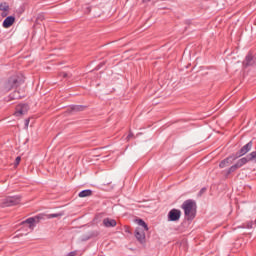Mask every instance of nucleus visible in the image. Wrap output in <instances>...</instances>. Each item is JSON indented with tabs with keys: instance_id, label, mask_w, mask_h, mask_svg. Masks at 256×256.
<instances>
[{
	"instance_id": "1",
	"label": "nucleus",
	"mask_w": 256,
	"mask_h": 256,
	"mask_svg": "<svg viewBox=\"0 0 256 256\" xmlns=\"http://www.w3.org/2000/svg\"><path fill=\"white\" fill-rule=\"evenodd\" d=\"M181 209H183L187 221H193L197 215V202L191 199L185 200L181 205Z\"/></svg>"
},
{
	"instance_id": "2",
	"label": "nucleus",
	"mask_w": 256,
	"mask_h": 256,
	"mask_svg": "<svg viewBox=\"0 0 256 256\" xmlns=\"http://www.w3.org/2000/svg\"><path fill=\"white\" fill-rule=\"evenodd\" d=\"M24 83H25V78L23 77V75H14L10 77L5 83V90L11 91V89L20 87V85H23Z\"/></svg>"
},
{
	"instance_id": "3",
	"label": "nucleus",
	"mask_w": 256,
	"mask_h": 256,
	"mask_svg": "<svg viewBox=\"0 0 256 256\" xmlns=\"http://www.w3.org/2000/svg\"><path fill=\"white\" fill-rule=\"evenodd\" d=\"M21 203V196H8L2 200L1 207H13Z\"/></svg>"
},
{
	"instance_id": "4",
	"label": "nucleus",
	"mask_w": 256,
	"mask_h": 256,
	"mask_svg": "<svg viewBox=\"0 0 256 256\" xmlns=\"http://www.w3.org/2000/svg\"><path fill=\"white\" fill-rule=\"evenodd\" d=\"M251 149H253V141H249L240 150H238L234 154V159H239V157H243V155H247V153H249V151H251Z\"/></svg>"
},
{
	"instance_id": "5",
	"label": "nucleus",
	"mask_w": 256,
	"mask_h": 256,
	"mask_svg": "<svg viewBox=\"0 0 256 256\" xmlns=\"http://www.w3.org/2000/svg\"><path fill=\"white\" fill-rule=\"evenodd\" d=\"M41 219H43V215L39 214L37 216L30 217V218L26 219L25 221L22 222V224L25 225V223H27L29 225L30 229H33V227H35V224L39 223V221H41Z\"/></svg>"
},
{
	"instance_id": "6",
	"label": "nucleus",
	"mask_w": 256,
	"mask_h": 256,
	"mask_svg": "<svg viewBox=\"0 0 256 256\" xmlns=\"http://www.w3.org/2000/svg\"><path fill=\"white\" fill-rule=\"evenodd\" d=\"M181 219V210L179 209H172L168 212V221H179Z\"/></svg>"
},
{
	"instance_id": "7",
	"label": "nucleus",
	"mask_w": 256,
	"mask_h": 256,
	"mask_svg": "<svg viewBox=\"0 0 256 256\" xmlns=\"http://www.w3.org/2000/svg\"><path fill=\"white\" fill-rule=\"evenodd\" d=\"M134 236L141 245L145 243V230H143V228L137 227L135 229Z\"/></svg>"
},
{
	"instance_id": "8",
	"label": "nucleus",
	"mask_w": 256,
	"mask_h": 256,
	"mask_svg": "<svg viewBox=\"0 0 256 256\" xmlns=\"http://www.w3.org/2000/svg\"><path fill=\"white\" fill-rule=\"evenodd\" d=\"M27 111H29V105L20 104L16 107V111H15L14 115L16 117H21V115H26Z\"/></svg>"
},
{
	"instance_id": "9",
	"label": "nucleus",
	"mask_w": 256,
	"mask_h": 256,
	"mask_svg": "<svg viewBox=\"0 0 256 256\" xmlns=\"http://www.w3.org/2000/svg\"><path fill=\"white\" fill-rule=\"evenodd\" d=\"M235 154H232L231 156L227 157L226 159L222 160L219 164L220 169H225V167H229L233 161H235Z\"/></svg>"
},
{
	"instance_id": "10",
	"label": "nucleus",
	"mask_w": 256,
	"mask_h": 256,
	"mask_svg": "<svg viewBox=\"0 0 256 256\" xmlns=\"http://www.w3.org/2000/svg\"><path fill=\"white\" fill-rule=\"evenodd\" d=\"M255 57L252 54H248L243 62L244 67H251L255 65Z\"/></svg>"
},
{
	"instance_id": "11",
	"label": "nucleus",
	"mask_w": 256,
	"mask_h": 256,
	"mask_svg": "<svg viewBox=\"0 0 256 256\" xmlns=\"http://www.w3.org/2000/svg\"><path fill=\"white\" fill-rule=\"evenodd\" d=\"M15 23V17L14 16H8L4 19L2 26L4 29H9Z\"/></svg>"
},
{
	"instance_id": "12",
	"label": "nucleus",
	"mask_w": 256,
	"mask_h": 256,
	"mask_svg": "<svg viewBox=\"0 0 256 256\" xmlns=\"http://www.w3.org/2000/svg\"><path fill=\"white\" fill-rule=\"evenodd\" d=\"M104 227L111 228V227H117V221L115 219L111 218H105L103 220Z\"/></svg>"
},
{
	"instance_id": "13",
	"label": "nucleus",
	"mask_w": 256,
	"mask_h": 256,
	"mask_svg": "<svg viewBox=\"0 0 256 256\" xmlns=\"http://www.w3.org/2000/svg\"><path fill=\"white\" fill-rule=\"evenodd\" d=\"M249 161H251L249 159V156H245L241 159H239L236 163V165L238 166L239 169H241V167H243V165H247V163H249Z\"/></svg>"
},
{
	"instance_id": "14",
	"label": "nucleus",
	"mask_w": 256,
	"mask_h": 256,
	"mask_svg": "<svg viewBox=\"0 0 256 256\" xmlns=\"http://www.w3.org/2000/svg\"><path fill=\"white\" fill-rule=\"evenodd\" d=\"M93 194V191L91 189L82 190L79 192L78 197L84 198V197H91Z\"/></svg>"
},
{
	"instance_id": "15",
	"label": "nucleus",
	"mask_w": 256,
	"mask_h": 256,
	"mask_svg": "<svg viewBox=\"0 0 256 256\" xmlns=\"http://www.w3.org/2000/svg\"><path fill=\"white\" fill-rule=\"evenodd\" d=\"M136 223L139 225V227H142L144 231H149V226L144 222L143 219H136Z\"/></svg>"
},
{
	"instance_id": "16",
	"label": "nucleus",
	"mask_w": 256,
	"mask_h": 256,
	"mask_svg": "<svg viewBox=\"0 0 256 256\" xmlns=\"http://www.w3.org/2000/svg\"><path fill=\"white\" fill-rule=\"evenodd\" d=\"M70 109L74 113H77L79 111H84L85 110V106H83V105H72V106H70Z\"/></svg>"
},
{
	"instance_id": "17",
	"label": "nucleus",
	"mask_w": 256,
	"mask_h": 256,
	"mask_svg": "<svg viewBox=\"0 0 256 256\" xmlns=\"http://www.w3.org/2000/svg\"><path fill=\"white\" fill-rule=\"evenodd\" d=\"M237 169H239V166L237 164L232 165L228 170H226V177H229L231 173H235Z\"/></svg>"
},
{
	"instance_id": "18",
	"label": "nucleus",
	"mask_w": 256,
	"mask_h": 256,
	"mask_svg": "<svg viewBox=\"0 0 256 256\" xmlns=\"http://www.w3.org/2000/svg\"><path fill=\"white\" fill-rule=\"evenodd\" d=\"M0 11H9V4L7 2L0 3Z\"/></svg>"
},
{
	"instance_id": "19",
	"label": "nucleus",
	"mask_w": 256,
	"mask_h": 256,
	"mask_svg": "<svg viewBox=\"0 0 256 256\" xmlns=\"http://www.w3.org/2000/svg\"><path fill=\"white\" fill-rule=\"evenodd\" d=\"M21 94L19 93V91H14L13 94L10 95V99H21Z\"/></svg>"
},
{
	"instance_id": "20",
	"label": "nucleus",
	"mask_w": 256,
	"mask_h": 256,
	"mask_svg": "<svg viewBox=\"0 0 256 256\" xmlns=\"http://www.w3.org/2000/svg\"><path fill=\"white\" fill-rule=\"evenodd\" d=\"M250 161H256V151L251 152L247 155Z\"/></svg>"
},
{
	"instance_id": "21",
	"label": "nucleus",
	"mask_w": 256,
	"mask_h": 256,
	"mask_svg": "<svg viewBox=\"0 0 256 256\" xmlns=\"http://www.w3.org/2000/svg\"><path fill=\"white\" fill-rule=\"evenodd\" d=\"M57 217H61V214H49L48 219H55Z\"/></svg>"
},
{
	"instance_id": "22",
	"label": "nucleus",
	"mask_w": 256,
	"mask_h": 256,
	"mask_svg": "<svg viewBox=\"0 0 256 256\" xmlns=\"http://www.w3.org/2000/svg\"><path fill=\"white\" fill-rule=\"evenodd\" d=\"M205 191H207L206 187L201 188V190L199 191V195H203V193H205Z\"/></svg>"
},
{
	"instance_id": "23",
	"label": "nucleus",
	"mask_w": 256,
	"mask_h": 256,
	"mask_svg": "<svg viewBox=\"0 0 256 256\" xmlns=\"http://www.w3.org/2000/svg\"><path fill=\"white\" fill-rule=\"evenodd\" d=\"M19 163H21V157H16V160H15V164L16 165H19Z\"/></svg>"
},
{
	"instance_id": "24",
	"label": "nucleus",
	"mask_w": 256,
	"mask_h": 256,
	"mask_svg": "<svg viewBox=\"0 0 256 256\" xmlns=\"http://www.w3.org/2000/svg\"><path fill=\"white\" fill-rule=\"evenodd\" d=\"M85 13H91V7L87 6L86 10H85Z\"/></svg>"
},
{
	"instance_id": "25",
	"label": "nucleus",
	"mask_w": 256,
	"mask_h": 256,
	"mask_svg": "<svg viewBox=\"0 0 256 256\" xmlns=\"http://www.w3.org/2000/svg\"><path fill=\"white\" fill-rule=\"evenodd\" d=\"M131 137H133V133L130 132V133L128 134V136H127V139L130 140Z\"/></svg>"
},
{
	"instance_id": "26",
	"label": "nucleus",
	"mask_w": 256,
	"mask_h": 256,
	"mask_svg": "<svg viewBox=\"0 0 256 256\" xmlns=\"http://www.w3.org/2000/svg\"><path fill=\"white\" fill-rule=\"evenodd\" d=\"M66 256H75V252H69Z\"/></svg>"
},
{
	"instance_id": "27",
	"label": "nucleus",
	"mask_w": 256,
	"mask_h": 256,
	"mask_svg": "<svg viewBox=\"0 0 256 256\" xmlns=\"http://www.w3.org/2000/svg\"><path fill=\"white\" fill-rule=\"evenodd\" d=\"M89 239H91V237L83 238L82 241H89Z\"/></svg>"
},
{
	"instance_id": "28",
	"label": "nucleus",
	"mask_w": 256,
	"mask_h": 256,
	"mask_svg": "<svg viewBox=\"0 0 256 256\" xmlns=\"http://www.w3.org/2000/svg\"><path fill=\"white\" fill-rule=\"evenodd\" d=\"M143 3H149L151 0H142Z\"/></svg>"
},
{
	"instance_id": "29",
	"label": "nucleus",
	"mask_w": 256,
	"mask_h": 256,
	"mask_svg": "<svg viewBox=\"0 0 256 256\" xmlns=\"http://www.w3.org/2000/svg\"><path fill=\"white\" fill-rule=\"evenodd\" d=\"M2 17H7V13L3 12Z\"/></svg>"
},
{
	"instance_id": "30",
	"label": "nucleus",
	"mask_w": 256,
	"mask_h": 256,
	"mask_svg": "<svg viewBox=\"0 0 256 256\" xmlns=\"http://www.w3.org/2000/svg\"><path fill=\"white\" fill-rule=\"evenodd\" d=\"M62 75L64 78H66L68 74L66 72H64Z\"/></svg>"
},
{
	"instance_id": "31",
	"label": "nucleus",
	"mask_w": 256,
	"mask_h": 256,
	"mask_svg": "<svg viewBox=\"0 0 256 256\" xmlns=\"http://www.w3.org/2000/svg\"><path fill=\"white\" fill-rule=\"evenodd\" d=\"M25 125H26V127L29 125V120L25 121Z\"/></svg>"
}]
</instances>
